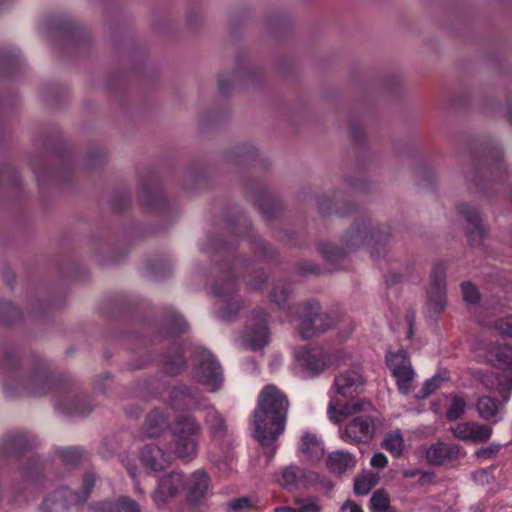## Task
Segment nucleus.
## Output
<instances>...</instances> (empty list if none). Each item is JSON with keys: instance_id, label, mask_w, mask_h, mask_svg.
<instances>
[{"instance_id": "nucleus-1", "label": "nucleus", "mask_w": 512, "mask_h": 512, "mask_svg": "<svg viewBox=\"0 0 512 512\" xmlns=\"http://www.w3.org/2000/svg\"><path fill=\"white\" fill-rule=\"evenodd\" d=\"M288 408L286 395L276 386L262 389L251 420L253 435L262 446H271L284 432Z\"/></svg>"}, {"instance_id": "nucleus-2", "label": "nucleus", "mask_w": 512, "mask_h": 512, "mask_svg": "<svg viewBox=\"0 0 512 512\" xmlns=\"http://www.w3.org/2000/svg\"><path fill=\"white\" fill-rule=\"evenodd\" d=\"M365 383L366 380L359 367L344 370L335 376L331 389L334 396H332L327 409L331 421L338 423L346 417L372 410L371 403L364 399L352 400L343 405L340 403L341 398H354L362 393Z\"/></svg>"}, {"instance_id": "nucleus-3", "label": "nucleus", "mask_w": 512, "mask_h": 512, "mask_svg": "<svg viewBox=\"0 0 512 512\" xmlns=\"http://www.w3.org/2000/svg\"><path fill=\"white\" fill-rule=\"evenodd\" d=\"M172 434L174 438L173 446H167L169 451L175 457L188 460L196 455L198 447V439L201 434V427L199 423L188 416L178 418L172 427Z\"/></svg>"}, {"instance_id": "nucleus-4", "label": "nucleus", "mask_w": 512, "mask_h": 512, "mask_svg": "<svg viewBox=\"0 0 512 512\" xmlns=\"http://www.w3.org/2000/svg\"><path fill=\"white\" fill-rule=\"evenodd\" d=\"M489 361L503 370L501 376L484 375L482 384L503 395L504 401H509L512 392V347L499 346L489 352Z\"/></svg>"}, {"instance_id": "nucleus-5", "label": "nucleus", "mask_w": 512, "mask_h": 512, "mask_svg": "<svg viewBox=\"0 0 512 512\" xmlns=\"http://www.w3.org/2000/svg\"><path fill=\"white\" fill-rule=\"evenodd\" d=\"M336 324V319L328 312L320 310L317 303L300 308L297 329L303 339H310L326 332Z\"/></svg>"}, {"instance_id": "nucleus-6", "label": "nucleus", "mask_w": 512, "mask_h": 512, "mask_svg": "<svg viewBox=\"0 0 512 512\" xmlns=\"http://www.w3.org/2000/svg\"><path fill=\"white\" fill-rule=\"evenodd\" d=\"M194 378L211 392H215L222 384V369L213 355L205 349L196 351Z\"/></svg>"}, {"instance_id": "nucleus-7", "label": "nucleus", "mask_w": 512, "mask_h": 512, "mask_svg": "<svg viewBox=\"0 0 512 512\" xmlns=\"http://www.w3.org/2000/svg\"><path fill=\"white\" fill-rule=\"evenodd\" d=\"M94 483L95 475L93 473L85 474L82 483L81 495L67 489L58 490L44 500L42 511L65 512L67 507L66 503L78 504L84 502L88 498Z\"/></svg>"}, {"instance_id": "nucleus-8", "label": "nucleus", "mask_w": 512, "mask_h": 512, "mask_svg": "<svg viewBox=\"0 0 512 512\" xmlns=\"http://www.w3.org/2000/svg\"><path fill=\"white\" fill-rule=\"evenodd\" d=\"M386 361L393 377L396 379L400 393L407 395L414 388L415 372L411 366L407 353L399 350L396 353L389 352Z\"/></svg>"}, {"instance_id": "nucleus-9", "label": "nucleus", "mask_w": 512, "mask_h": 512, "mask_svg": "<svg viewBox=\"0 0 512 512\" xmlns=\"http://www.w3.org/2000/svg\"><path fill=\"white\" fill-rule=\"evenodd\" d=\"M296 365L308 376H315L330 367V350L302 347L294 351Z\"/></svg>"}, {"instance_id": "nucleus-10", "label": "nucleus", "mask_w": 512, "mask_h": 512, "mask_svg": "<svg viewBox=\"0 0 512 512\" xmlns=\"http://www.w3.org/2000/svg\"><path fill=\"white\" fill-rule=\"evenodd\" d=\"M446 269L443 265L434 267L427 290V310L430 316L441 314L446 307Z\"/></svg>"}, {"instance_id": "nucleus-11", "label": "nucleus", "mask_w": 512, "mask_h": 512, "mask_svg": "<svg viewBox=\"0 0 512 512\" xmlns=\"http://www.w3.org/2000/svg\"><path fill=\"white\" fill-rule=\"evenodd\" d=\"M375 431L374 419L370 415L353 418L346 427L340 430V438L350 444L365 443L370 440Z\"/></svg>"}, {"instance_id": "nucleus-12", "label": "nucleus", "mask_w": 512, "mask_h": 512, "mask_svg": "<svg viewBox=\"0 0 512 512\" xmlns=\"http://www.w3.org/2000/svg\"><path fill=\"white\" fill-rule=\"evenodd\" d=\"M185 488L184 477L181 473L172 472L163 477L151 497L157 507H164Z\"/></svg>"}, {"instance_id": "nucleus-13", "label": "nucleus", "mask_w": 512, "mask_h": 512, "mask_svg": "<svg viewBox=\"0 0 512 512\" xmlns=\"http://www.w3.org/2000/svg\"><path fill=\"white\" fill-rule=\"evenodd\" d=\"M452 435L464 442L486 443L492 436L490 426L477 421H463L450 427Z\"/></svg>"}, {"instance_id": "nucleus-14", "label": "nucleus", "mask_w": 512, "mask_h": 512, "mask_svg": "<svg viewBox=\"0 0 512 512\" xmlns=\"http://www.w3.org/2000/svg\"><path fill=\"white\" fill-rule=\"evenodd\" d=\"M142 463L152 471H162L166 469L173 461V453L167 446L165 449L160 443L146 444L140 452Z\"/></svg>"}, {"instance_id": "nucleus-15", "label": "nucleus", "mask_w": 512, "mask_h": 512, "mask_svg": "<svg viewBox=\"0 0 512 512\" xmlns=\"http://www.w3.org/2000/svg\"><path fill=\"white\" fill-rule=\"evenodd\" d=\"M318 478V475L311 470L289 465L282 470L279 482L286 489L294 490L316 483Z\"/></svg>"}, {"instance_id": "nucleus-16", "label": "nucleus", "mask_w": 512, "mask_h": 512, "mask_svg": "<svg viewBox=\"0 0 512 512\" xmlns=\"http://www.w3.org/2000/svg\"><path fill=\"white\" fill-rule=\"evenodd\" d=\"M253 319L256 321L253 327H249L243 336L244 345L252 350L262 349L269 340V334L266 326V315L262 311L253 313Z\"/></svg>"}, {"instance_id": "nucleus-17", "label": "nucleus", "mask_w": 512, "mask_h": 512, "mask_svg": "<svg viewBox=\"0 0 512 512\" xmlns=\"http://www.w3.org/2000/svg\"><path fill=\"white\" fill-rule=\"evenodd\" d=\"M461 456V448L457 444L438 442L425 451L426 461L430 465L440 466L455 461Z\"/></svg>"}, {"instance_id": "nucleus-18", "label": "nucleus", "mask_w": 512, "mask_h": 512, "mask_svg": "<svg viewBox=\"0 0 512 512\" xmlns=\"http://www.w3.org/2000/svg\"><path fill=\"white\" fill-rule=\"evenodd\" d=\"M298 452L304 461L310 464H317L323 459L325 448L323 442L316 434L306 431L300 437Z\"/></svg>"}, {"instance_id": "nucleus-19", "label": "nucleus", "mask_w": 512, "mask_h": 512, "mask_svg": "<svg viewBox=\"0 0 512 512\" xmlns=\"http://www.w3.org/2000/svg\"><path fill=\"white\" fill-rule=\"evenodd\" d=\"M186 486L189 500L192 502L199 501L206 495L209 489V477L206 472L202 470L195 471L191 474L187 482H185V487Z\"/></svg>"}, {"instance_id": "nucleus-20", "label": "nucleus", "mask_w": 512, "mask_h": 512, "mask_svg": "<svg viewBox=\"0 0 512 512\" xmlns=\"http://www.w3.org/2000/svg\"><path fill=\"white\" fill-rule=\"evenodd\" d=\"M502 400H504L503 395ZM507 401L500 402L499 400L490 397V396H481L478 398L476 403V410L479 413V416L484 420H492L496 423L499 421L497 418L498 414L503 408L504 403Z\"/></svg>"}, {"instance_id": "nucleus-21", "label": "nucleus", "mask_w": 512, "mask_h": 512, "mask_svg": "<svg viewBox=\"0 0 512 512\" xmlns=\"http://www.w3.org/2000/svg\"><path fill=\"white\" fill-rule=\"evenodd\" d=\"M356 460L354 455L342 450L334 451L327 457V467L336 474H342L354 468Z\"/></svg>"}, {"instance_id": "nucleus-22", "label": "nucleus", "mask_w": 512, "mask_h": 512, "mask_svg": "<svg viewBox=\"0 0 512 512\" xmlns=\"http://www.w3.org/2000/svg\"><path fill=\"white\" fill-rule=\"evenodd\" d=\"M167 427V418L162 413L154 411L147 416L143 426V434L147 438H156L159 437Z\"/></svg>"}, {"instance_id": "nucleus-23", "label": "nucleus", "mask_w": 512, "mask_h": 512, "mask_svg": "<svg viewBox=\"0 0 512 512\" xmlns=\"http://www.w3.org/2000/svg\"><path fill=\"white\" fill-rule=\"evenodd\" d=\"M205 410V419L212 438L222 440L226 434V426L222 416L213 407H206Z\"/></svg>"}, {"instance_id": "nucleus-24", "label": "nucleus", "mask_w": 512, "mask_h": 512, "mask_svg": "<svg viewBox=\"0 0 512 512\" xmlns=\"http://www.w3.org/2000/svg\"><path fill=\"white\" fill-rule=\"evenodd\" d=\"M198 404L197 396L186 388H179L173 392L172 405L175 409L190 410L196 408Z\"/></svg>"}, {"instance_id": "nucleus-25", "label": "nucleus", "mask_w": 512, "mask_h": 512, "mask_svg": "<svg viewBox=\"0 0 512 512\" xmlns=\"http://www.w3.org/2000/svg\"><path fill=\"white\" fill-rule=\"evenodd\" d=\"M448 399L449 406L446 411V418L449 421H456L465 414L467 402L462 396L457 394L450 395Z\"/></svg>"}, {"instance_id": "nucleus-26", "label": "nucleus", "mask_w": 512, "mask_h": 512, "mask_svg": "<svg viewBox=\"0 0 512 512\" xmlns=\"http://www.w3.org/2000/svg\"><path fill=\"white\" fill-rule=\"evenodd\" d=\"M378 476L372 472H366L356 478L354 491L357 495H367L378 483Z\"/></svg>"}, {"instance_id": "nucleus-27", "label": "nucleus", "mask_w": 512, "mask_h": 512, "mask_svg": "<svg viewBox=\"0 0 512 512\" xmlns=\"http://www.w3.org/2000/svg\"><path fill=\"white\" fill-rule=\"evenodd\" d=\"M383 448L389 451L393 456L399 457L404 450V438L401 432L394 431L389 433L383 440Z\"/></svg>"}, {"instance_id": "nucleus-28", "label": "nucleus", "mask_w": 512, "mask_h": 512, "mask_svg": "<svg viewBox=\"0 0 512 512\" xmlns=\"http://www.w3.org/2000/svg\"><path fill=\"white\" fill-rule=\"evenodd\" d=\"M459 213L465 218L468 224L471 226L469 234L477 233L480 237L484 234V228L481 226V220L476 210L468 206H462L459 208Z\"/></svg>"}, {"instance_id": "nucleus-29", "label": "nucleus", "mask_w": 512, "mask_h": 512, "mask_svg": "<svg viewBox=\"0 0 512 512\" xmlns=\"http://www.w3.org/2000/svg\"><path fill=\"white\" fill-rule=\"evenodd\" d=\"M373 237L374 234L370 230L352 228L346 234V243L351 247H359L366 242H370Z\"/></svg>"}, {"instance_id": "nucleus-30", "label": "nucleus", "mask_w": 512, "mask_h": 512, "mask_svg": "<svg viewBox=\"0 0 512 512\" xmlns=\"http://www.w3.org/2000/svg\"><path fill=\"white\" fill-rule=\"evenodd\" d=\"M218 316L222 319H230L239 309V302L235 298L220 299L217 302Z\"/></svg>"}, {"instance_id": "nucleus-31", "label": "nucleus", "mask_w": 512, "mask_h": 512, "mask_svg": "<svg viewBox=\"0 0 512 512\" xmlns=\"http://www.w3.org/2000/svg\"><path fill=\"white\" fill-rule=\"evenodd\" d=\"M370 507L375 512L387 511L390 507L388 494L383 490H377L370 499Z\"/></svg>"}, {"instance_id": "nucleus-32", "label": "nucleus", "mask_w": 512, "mask_h": 512, "mask_svg": "<svg viewBox=\"0 0 512 512\" xmlns=\"http://www.w3.org/2000/svg\"><path fill=\"white\" fill-rule=\"evenodd\" d=\"M294 504L299 512H317L320 510L319 501L315 497H296Z\"/></svg>"}, {"instance_id": "nucleus-33", "label": "nucleus", "mask_w": 512, "mask_h": 512, "mask_svg": "<svg viewBox=\"0 0 512 512\" xmlns=\"http://www.w3.org/2000/svg\"><path fill=\"white\" fill-rule=\"evenodd\" d=\"M63 412L72 415H84L91 411L90 405L84 398H76L69 407H59Z\"/></svg>"}, {"instance_id": "nucleus-34", "label": "nucleus", "mask_w": 512, "mask_h": 512, "mask_svg": "<svg viewBox=\"0 0 512 512\" xmlns=\"http://www.w3.org/2000/svg\"><path fill=\"white\" fill-rule=\"evenodd\" d=\"M501 445L498 443H491L486 447L479 448L474 452V457L479 461H485L495 458L500 452Z\"/></svg>"}, {"instance_id": "nucleus-35", "label": "nucleus", "mask_w": 512, "mask_h": 512, "mask_svg": "<svg viewBox=\"0 0 512 512\" xmlns=\"http://www.w3.org/2000/svg\"><path fill=\"white\" fill-rule=\"evenodd\" d=\"M253 506V502L248 497H239L227 504L228 510L232 512H249Z\"/></svg>"}, {"instance_id": "nucleus-36", "label": "nucleus", "mask_w": 512, "mask_h": 512, "mask_svg": "<svg viewBox=\"0 0 512 512\" xmlns=\"http://www.w3.org/2000/svg\"><path fill=\"white\" fill-rule=\"evenodd\" d=\"M463 299L466 303L476 304L479 301L480 295L477 288L470 282H465L461 285Z\"/></svg>"}, {"instance_id": "nucleus-37", "label": "nucleus", "mask_w": 512, "mask_h": 512, "mask_svg": "<svg viewBox=\"0 0 512 512\" xmlns=\"http://www.w3.org/2000/svg\"><path fill=\"white\" fill-rule=\"evenodd\" d=\"M330 361L329 365L331 366H342L349 362L350 354L345 350H333L330 351Z\"/></svg>"}, {"instance_id": "nucleus-38", "label": "nucleus", "mask_w": 512, "mask_h": 512, "mask_svg": "<svg viewBox=\"0 0 512 512\" xmlns=\"http://www.w3.org/2000/svg\"><path fill=\"white\" fill-rule=\"evenodd\" d=\"M441 379L439 377H433L425 381L421 392L416 395L417 399H424L431 395L435 390L438 389Z\"/></svg>"}, {"instance_id": "nucleus-39", "label": "nucleus", "mask_w": 512, "mask_h": 512, "mask_svg": "<svg viewBox=\"0 0 512 512\" xmlns=\"http://www.w3.org/2000/svg\"><path fill=\"white\" fill-rule=\"evenodd\" d=\"M494 329L502 335L512 337V316H505L498 319L494 324Z\"/></svg>"}, {"instance_id": "nucleus-40", "label": "nucleus", "mask_w": 512, "mask_h": 512, "mask_svg": "<svg viewBox=\"0 0 512 512\" xmlns=\"http://www.w3.org/2000/svg\"><path fill=\"white\" fill-rule=\"evenodd\" d=\"M290 289L286 285L276 286L272 293V300L279 306L282 307L285 304L286 299L290 294Z\"/></svg>"}, {"instance_id": "nucleus-41", "label": "nucleus", "mask_w": 512, "mask_h": 512, "mask_svg": "<svg viewBox=\"0 0 512 512\" xmlns=\"http://www.w3.org/2000/svg\"><path fill=\"white\" fill-rule=\"evenodd\" d=\"M118 506L124 512H141L140 506L136 501L127 496H121L118 499Z\"/></svg>"}, {"instance_id": "nucleus-42", "label": "nucleus", "mask_w": 512, "mask_h": 512, "mask_svg": "<svg viewBox=\"0 0 512 512\" xmlns=\"http://www.w3.org/2000/svg\"><path fill=\"white\" fill-rule=\"evenodd\" d=\"M61 457L67 463L74 462L80 457V453L75 448H66L61 451Z\"/></svg>"}, {"instance_id": "nucleus-43", "label": "nucleus", "mask_w": 512, "mask_h": 512, "mask_svg": "<svg viewBox=\"0 0 512 512\" xmlns=\"http://www.w3.org/2000/svg\"><path fill=\"white\" fill-rule=\"evenodd\" d=\"M371 465L376 468H384L388 464V459L384 453H375L371 458Z\"/></svg>"}, {"instance_id": "nucleus-44", "label": "nucleus", "mask_w": 512, "mask_h": 512, "mask_svg": "<svg viewBox=\"0 0 512 512\" xmlns=\"http://www.w3.org/2000/svg\"><path fill=\"white\" fill-rule=\"evenodd\" d=\"M90 512H120L110 504H96L90 507Z\"/></svg>"}, {"instance_id": "nucleus-45", "label": "nucleus", "mask_w": 512, "mask_h": 512, "mask_svg": "<svg viewBox=\"0 0 512 512\" xmlns=\"http://www.w3.org/2000/svg\"><path fill=\"white\" fill-rule=\"evenodd\" d=\"M342 509L348 510L349 512H363L362 508L352 501L345 502Z\"/></svg>"}, {"instance_id": "nucleus-46", "label": "nucleus", "mask_w": 512, "mask_h": 512, "mask_svg": "<svg viewBox=\"0 0 512 512\" xmlns=\"http://www.w3.org/2000/svg\"><path fill=\"white\" fill-rule=\"evenodd\" d=\"M275 512H299L298 508L295 506H281L275 509Z\"/></svg>"}, {"instance_id": "nucleus-47", "label": "nucleus", "mask_w": 512, "mask_h": 512, "mask_svg": "<svg viewBox=\"0 0 512 512\" xmlns=\"http://www.w3.org/2000/svg\"><path fill=\"white\" fill-rule=\"evenodd\" d=\"M226 285H227V286H228V288H229V290H228V292H227V293H225L224 291H222V290H220V289H218V288H216V289H215V293H216L217 295H220V296H225V295L230 294V293L233 291V289H234V285H233L231 282L227 283Z\"/></svg>"}, {"instance_id": "nucleus-48", "label": "nucleus", "mask_w": 512, "mask_h": 512, "mask_svg": "<svg viewBox=\"0 0 512 512\" xmlns=\"http://www.w3.org/2000/svg\"><path fill=\"white\" fill-rule=\"evenodd\" d=\"M418 474H419L418 469H410V470L403 471V476L405 478H413V477L417 476Z\"/></svg>"}, {"instance_id": "nucleus-49", "label": "nucleus", "mask_w": 512, "mask_h": 512, "mask_svg": "<svg viewBox=\"0 0 512 512\" xmlns=\"http://www.w3.org/2000/svg\"><path fill=\"white\" fill-rule=\"evenodd\" d=\"M175 364H176L177 368L174 370V368L171 366V367H169V372L176 373L180 368L183 367L184 361L181 357H179Z\"/></svg>"}, {"instance_id": "nucleus-50", "label": "nucleus", "mask_w": 512, "mask_h": 512, "mask_svg": "<svg viewBox=\"0 0 512 512\" xmlns=\"http://www.w3.org/2000/svg\"><path fill=\"white\" fill-rule=\"evenodd\" d=\"M6 442H9L12 446H17V441H16V438L14 437H10V438H7L5 440H3V444H5Z\"/></svg>"}, {"instance_id": "nucleus-51", "label": "nucleus", "mask_w": 512, "mask_h": 512, "mask_svg": "<svg viewBox=\"0 0 512 512\" xmlns=\"http://www.w3.org/2000/svg\"><path fill=\"white\" fill-rule=\"evenodd\" d=\"M135 491L140 495V496H145V491L142 487L139 486L138 483L135 484Z\"/></svg>"}, {"instance_id": "nucleus-52", "label": "nucleus", "mask_w": 512, "mask_h": 512, "mask_svg": "<svg viewBox=\"0 0 512 512\" xmlns=\"http://www.w3.org/2000/svg\"><path fill=\"white\" fill-rule=\"evenodd\" d=\"M225 82L223 80L219 81V88L222 92H226Z\"/></svg>"}, {"instance_id": "nucleus-53", "label": "nucleus", "mask_w": 512, "mask_h": 512, "mask_svg": "<svg viewBox=\"0 0 512 512\" xmlns=\"http://www.w3.org/2000/svg\"><path fill=\"white\" fill-rule=\"evenodd\" d=\"M128 472H129V474H130L132 477H134V476H135V472H134V470H133L132 468H128Z\"/></svg>"}]
</instances>
